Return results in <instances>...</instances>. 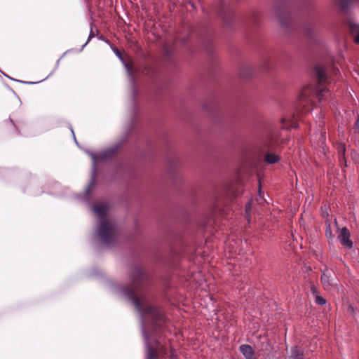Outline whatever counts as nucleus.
<instances>
[{"mask_svg":"<svg viewBox=\"0 0 359 359\" xmlns=\"http://www.w3.org/2000/svg\"><path fill=\"white\" fill-rule=\"evenodd\" d=\"M144 359H162L166 353L165 347L158 338H144Z\"/></svg>","mask_w":359,"mask_h":359,"instance_id":"20e7f679","label":"nucleus"},{"mask_svg":"<svg viewBox=\"0 0 359 359\" xmlns=\"http://www.w3.org/2000/svg\"><path fill=\"white\" fill-rule=\"evenodd\" d=\"M72 134H73L74 141H75V142L77 144V141H76V137H75V135H74V131H73V130H72Z\"/></svg>","mask_w":359,"mask_h":359,"instance_id":"4be33fe9","label":"nucleus"},{"mask_svg":"<svg viewBox=\"0 0 359 359\" xmlns=\"http://www.w3.org/2000/svg\"><path fill=\"white\" fill-rule=\"evenodd\" d=\"M311 290H312L313 294L315 296L316 303L319 305L325 304V303H326L325 299L323 297H321L318 294V292H317V290L314 287H312Z\"/></svg>","mask_w":359,"mask_h":359,"instance_id":"2eb2a0df","label":"nucleus"},{"mask_svg":"<svg viewBox=\"0 0 359 359\" xmlns=\"http://www.w3.org/2000/svg\"><path fill=\"white\" fill-rule=\"evenodd\" d=\"M358 0H339V6L342 10H347L351 8L352 6L355 4Z\"/></svg>","mask_w":359,"mask_h":359,"instance_id":"f8f14e48","label":"nucleus"},{"mask_svg":"<svg viewBox=\"0 0 359 359\" xmlns=\"http://www.w3.org/2000/svg\"><path fill=\"white\" fill-rule=\"evenodd\" d=\"M321 282L325 290H329L330 287L336 285L334 280L331 278L330 273L328 270L325 271L321 276Z\"/></svg>","mask_w":359,"mask_h":359,"instance_id":"0eeeda50","label":"nucleus"},{"mask_svg":"<svg viewBox=\"0 0 359 359\" xmlns=\"http://www.w3.org/2000/svg\"><path fill=\"white\" fill-rule=\"evenodd\" d=\"M338 240L345 248L350 249L353 246V242L350 240V232L346 227L341 229L338 235Z\"/></svg>","mask_w":359,"mask_h":359,"instance_id":"39448f33","label":"nucleus"},{"mask_svg":"<svg viewBox=\"0 0 359 359\" xmlns=\"http://www.w3.org/2000/svg\"><path fill=\"white\" fill-rule=\"evenodd\" d=\"M283 128L289 129L290 128H297L294 116L290 117H284L281 119Z\"/></svg>","mask_w":359,"mask_h":359,"instance_id":"9d476101","label":"nucleus"},{"mask_svg":"<svg viewBox=\"0 0 359 359\" xmlns=\"http://www.w3.org/2000/svg\"><path fill=\"white\" fill-rule=\"evenodd\" d=\"M304 353L299 350L297 347H294L291 350V359H303Z\"/></svg>","mask_w":359,"mask_h":359,"instance_id":"4468645a","label":"nucleus"},{"mask_svg":"<svg viewBox=\"0 0 359 359\" xmlns=\"http://www.w3.org/2000/svg\"><path fill=\"white\" fill-rule=\"evenodd\" d=\"M280 158L278 155L268 152L265 155V161L267 163L273 164L279 161Z\"/></svg>","mask_w":359,"mask_h":359,"instance_id":"ddd939ff","label":"nucleus"},{"mask_svg":"<svg viewBox=\"0 0 359 359\" xmlns=\"http://www.w3.org/2000/svg\"><path fill=\"white\" fill-rule=\"evenodd\" d=\"M25 83H28V84H33V83H36L37 82H27V81H25Z\"/></svg>","mask_w":359,"mask_h":359,"instance_id":"5701e85b","label":"nucleus"},{"mask_svg":"<svg viewBox=\"0 0 359 359\" xmlns=\"http://www.w3.org/2000/svg\"><path fill=\"white\" fill-rule=\"evenodd\" d=\"M239 350L245 359H255L254 351L252 350V348L250 345H241L239 348Z\"/></svg>","mask_w":359,"mask_h":359,"instance_id":"1a4fd4ad","label":"nucleus"},{"mask_svg":"<svg viewBox=\"0 0 359 359\" xmlns=\"http://www.w3.org/2000/svg\"><path fill=\"white\" fill-rule=\"evenodd\" d=\"M349 29L351 34L354 36L355 42L359 44V24L351 22L349 23Z\"/></svg>","mask_w":359,"mask_h":359,"instance_id":"9b49d317","label":"nucleus"},{"mask_svg":"<svg viewBox=\"0 0 359 359\" xmlns=\"http://www.w3.org/2000/svg\"><path fill=\"white\" fill-rule=\"evenodd\" d=\"M169 358L170 359H180L179 357H178V355H177V353L176 350H175L172 348H171L170 349Z\"/></svg>","mask_w":359,"mask_h":359,"instance_id":"f3484780","label":"nucleus"},{"mask_svg":"<svg viewBox=\"0 0 359 359\" xmlns=\"http://www.w3.org/2000/svg\"><path fill=\"white\" fill-rule=\"evenodd\" d=\"M251 210V203H248L245 206V212L247 215V217H249V213Z\"/></svg>","mask_w":359,"mask_h":359,"instance_id":"aec40b11","label":"nucleus"},{"mask_svg":"<svg viewBox=\"0 0 359 359\" xmlns=\"http://www.w3.org/2000/svg\"><path fill=\"white\" fill-rule=\"evenodd\" d=\"M317 77H318V81L319 83L318 97H319V99H322L323 95L324 92H325L327 90V89L324 87H321V84L323 83H325L327 81V78L325 71L322 69H317Z\"/></svg>","mask_w":359,"mask_h":359,"instance_id":"423d86ee","label":"nucleus"},{"mask_svg":"<svg viewBox=\"0 0 359 359\" xmlns=\"http://www.w3.org/2000/svg\"><path fill=\"white\" fill-rule=\"evenodd\" d=\"M146 276L142 269L135 266L130 275V284L118 289V292L130 300L140 316L142 330L144 337L163 329L166 324V318L157 308L150 304L149 299L140 287V283Z\"/></svg>","mask_w":359,"mask_h":359,"instance_id":"f257e3e1","label":"nucleus"},{"mask_svg":"<svg viewBox=\"0 0 359 359\" xmlns=\"http://www.w3.org/2000/svg\"><path fill=\"white\" fill-rule=\"evenodd\" d=\"M326 224H327V227H326V230H325V235L328 239L332 240L333 235L332 233L330 226V224H327V222H326Z\"/></svg>","mask_w":359,"mask_h":359,"instance_id":"dca6fc26","label":"nucleus"},{"mask_svg":"<svg viewBox=\"0 0 359 359\" xmlns=\"http://www.w3.org/2000/svg\"><path fill=\"white\" fill-rule=\"evenodd\" d=\"M114 52L115 53V54L118 57V58L121 60V62H123L124 67H125V69L128 74V76L130 78V80L131 81V83H133V85L134 84V76H133V68H132V66L126 62L123 57H122L121 53L119 52V50L117 49V48H115L114 49Z\"/></svg>","mask_w":359,"mask_h":359,"instance_id":"6e6552de","label":"nucleus"},{"mask_svg":"<svg viewBox=\"0 0 359 359\" xmlns=\"http://www.w3.org/2000/svg\"><path fill=\"white\" fill-rule=\"evenodd\" d=\"M91 208L98 217V223L94 236L95 239L103 245L107 247L113 245L117 241L118 229L115 222L107 215L108 204L99 203L92 205Z\"/></svg>","mask_w":359,"mask_h":359,"instance_id":"f03ea898","label":"nucleus"},{"mask_svg":"<svg viewBox=\"0 0 359 359\" xmlns=\"http://www.w3.org/2000/svg\"><path fill=\"white\" fill-rule=\"evenodd\" d=\"M118 146L114 145L107 149L103 150L99 153H94L90 151H86V153L91 157L93 160V169H92V179L83 194L78 195L76 198L82 201H88L90 191L93 188L95 183V175L97 172V165L100 163L104 162L110 159L116 152Z\"/></svg>","mask_w":359,"mask_h":359,"instance_id":"7ed1b4c3","label":"nucleus"},{"mask_svg":"<svg viewBox=\"0 0 359 359\" xmlns=\"http://www.w3.org/2000/svg\"><path fill=\"white\" fill-rule=\"evenodd\" d=\"M307 96V93L306 91V90H304L302 94H301V105H303L305 103H309V101L305 100L306 99V97Z\"/></svg>","mask_w":359,"mask_h":359,"instance_id":"a211bd4d","label":"nucleus"},{"mask_svg":"<svg viewBox=\"0 0 359 359\" xmlns=\"http://www.w3.org/2000/svg\"><path fill=\"white\" fill-rule=\"evenodd\" d=\"M340 149H341V151L342 153V154L344 155V152H345V147H344V145H341L340 147Z\"/></svg>","mask_w":359,"mask_h":359,"instance_id":"412c9836","label":"nucleus"},{"mask_svg":"<svg viewBox=\"0 0 359 359\" xmlns=\"http://www.w3.org/2000/svg\"><path fill=\"white\" fill-rule=\"evenodd\" d=\"M93 37H94V34H93V30L91 29V30H90V32L89 36H88V40H87L86 43L84 45H83V46H82V47H81V48L80 51H82V50H83V49L84 48V47L87 45V43L90 41V40Z\"/></svg>","mask_w":359,"mask_h":359,"instance_id":"6ab92c4d","label":"nucleus"}]
</instances>
